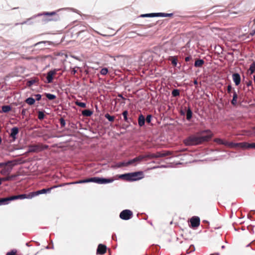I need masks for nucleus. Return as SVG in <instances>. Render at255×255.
<instances>
[{
  "mask_svg": "<svg viewBox=\"0 0 255 255\" xmlns=\"http://www.w3.org/2000/svg\"><path fill=\"white\" fill-rule=\"evenodd\" d=\"M145 118L142 115H140L138 119V124L140 127H142L144 125Z\"/></svg>",
  "mask_w": 255,
  "mask_h": 255,
  "instance_id": "nucleus-19",
  "label": "nucleus"
},
{
  "mask_svg": "<svg viewBox=\"0 0 255 255\" xmlns=\"http://www.w3.org/2000/svg\"><path fill=\"white\" fill-rule=\"evenodd\" d=\"M128 112L127 111H125L123 113V115L124 118V120L126 122H128Z\"/></svg>",
  "mask_w": 255,
  "mask_h": 255,
  "instance_id": "nucleus-36",
  "label": "nucleus"
},
{
  "mask_svg": "<svg viewBox=\"0 0 255 255\" xmlns=\"http://www.w3.org/2000/svg\"><path fill=\"white\" fill-rule=\"evenodd\" d=\"M232 77L236 85L238 86L241 83V76L240 74L237 73H234Z\"/></svg>",
  "mask_w": 255,
  "mask_h": 255,
  "instance_id": "nucleus-15",
  "label": "nucleus"
},
{
  "mask_svg": "<svg viewBox=\"0 0 255 255\" xmlns=\"http://www.w3.org/2000/svg\"><path fill=\"white\" fill-rule=\"evenodd\" d=\"M198 135H192L184 140V143L187 146L201 144L209 141L213 134L210 129L204 130L198 132Z\"/></svg>",
  "mask_w": 255,
  "mask_h": 255,
  "instance_id": "nucleus-1",
  "label": "nucleus"
},
{
  "mask_svg": "<svg viewBox=\"0 0 255 255\" xmlns=\"http://www.w3.org/2000/svg\"><path fill=\"white\" fill-rule=\"evenodd\" d=\"M252 85V81H249L247 83V86L248 87H249V86H251Z\"/></svg>",
  "mask_w": 255,
  "mask_h": 255,
  "instance_id": "nucleus-51",
  "label": "nucleus"
},
{
  "mask_svg": "<svg viewBox=\"0 0 255 255\" xmlns=\"http://www.w3.org/2000/svg\"><path fill=\"white\" fill-rule=\"evenodd\" d=\"M192 117V112L191 109L189 107L187 110L186 113V119L188 121H190Z\"/></svg>",
  "mask_w": 255,
  "mask_h": 255,
  "instance_id": "nucleus-24",
  "label": "nucleus"
},
{
  "mask_svg": "<svg viewBox=\"0 0 255 255\" xmlns=\"http://www.w3.org/2000/svg\"><path fill=\"white\" fill-rule=\"evenodd\" d=\"M15 253H16V252L12 251L11 252L7 253L6 255H15Z\"/></svg>",
  "mask_w": 255,
  "mask_h": 255,
  "instance_id": "nucleus-50",
  "label": "nucleus"
},
{
  "mask_svg": "<svg viewBox=\"0 0 255 255\" xmlns=\"http://www.w3.org/2000/svg\"><path fill=\"white\" fill-rule=\"evenodd\" d=\"M214 141L216 142L217 143L221 145H230V143L224 140L219 138H216L214 139Z\"/></svg>",
  "mask_w": 255,
  "mask_h": 255,
  "instance_id": "nucleus-16",
  "label": "nucleus"
},
{
  "mask_svg": "<svg viewBox=\"0 0 255 255\" xmlns=\"http://www.w3.org/2000/svg\"><path fill=\"white\" fill-rule=\"evenodd\" d=\"M10 136L12 138V141H14L16 139V127H13L11 129Z\"/></svg>",
  "mask_w": 255,
  "mask_h": 255,
  "instance_id": "nucleus-21",
  "label": "nucleus"
},
{
  "mask_svg": "<svg viewBox=\"0 0 255 255\" xmlns=\"http://www.w3.org/2000/svg\"><path fill=\"white\" fill-rule=\"evenodd\" d=\"M238 95L235 91H233V99L231 101V103L233 105L235 106L237 103Z\"/></svg>",
  "mask_w": 255,
  "mask_h": 255,
  "instance_id": "nucleus-20",
  "label": "nucleus"
},
{
  "mask_svg": "<svg viewBox=\"0 0 255 255\" xmlns=\"http://www.w3.org/2000/svg\"><path fill=\"white\" fill-rule=\"evenodd\" d=\"M250 33V35H251L252 36H253L255 35V33L254 32H253V33Z\"/></svg>",
  "mask_w": 255,
  "mask_h": 255,
  "instance_id": "nucleus-56",
  "label": "nucleus"
},
{
  "mask_svg": "<svg viewBox=\"0 0 255 255\" xmlns=\"http://www.w3.org/2000/svg\"><path fill=\"white\" fill-rule=\"evenodd\" d=\"M253 32H255V29L253 30Z\"/></svg>",
  "mask_w": 255,
  "mask_h": 255,
  "instance_id": "nucleus-62",
  "label": "nucleus"
},
{
  "mask_svg": "<svg viewBox=\"0 0 255 255\" xmlns=\"http://www.w3.org/2000/svg\"><path fill=\"white\" fill-rule=\"evenodd\" d=\"M151 119H152V116L151 115H147L146 118V120H145L146 122L148 124L150 123L151 122Z\"/></svg>",
  "mask_w": 255,
  "mask_h": 255,
  "instance_id": "nucleus-40",
  "label": "nucleus"
},
{
  "mask_svg": "<svg viewBox=\"0 0 255 255\" xmlns=\"http://www.w3.org/2000/svg\"><path fill=\"white\" fill-rule=\"evenodd\" d=\"M73 11L74 12H78V10H76V9H72Z\"/></svg>",
  "mask_w": 255,
  "mask_h": 255,
  "instance_id": "nucleus-57",
  "label": "nucleus"
},
{
  "mask_svg": "<svg viewBox=\"0 0 255 255\" xmlns=\"http://www.w3.org/2000/svg\"><path fill=\"white\" fill-rule=\"evenodd\" d=\"M114 181V179L112 178L106 179L104 178H101L98 177H94L90 178H87L83 180H80L79 181L67 183L66 184H80V183H85L88 182H95L98 184H107L111 183Z\"/></svg>",
  "mask_w": 255,
  "mask_h": 255,
  "instance_id": "nucleus-2",
  "label": "nucleus"
},
{
  "mask_svg": "<svg viewBox=\"0 0 255 255\" xmlns=\"http://www.w3.org/2000/svg\"><path fill=\"white\" fill-rule=\"evenodd\" d=\"M143 161V157L140 155L132 159L129 160L127 161V165H135L137 163H140Z\"/></svg>",
  "mask_w": 255,
  "mask_h": 255,
  "instance_id": "nucleus-11",
  "label": "nucleus"
},
{
  "mask_svg": "<svg viewBox=\"0 0 255 255\" xmlns=\"http://www.w3.org/2000/svg\"><path fill=\"white\" fill-rule=\"evenodd\" d=\"M191 227L192 228H197L200 225V218L197 216L192 217L190 220Z\"/></svg>",
  "mask_w": 255,
  "mask_h": 255,
  "instance_id": "nucleus-12",
  "label": "nucleus"
},
{
  "mask_svg": "<svg viewBox=\"0 0 255 255\" xmlns=\"http://www.w3.org/2000/svg\"><path fill=\"white\" fill-rule=\"evenodd\" d=\"M34 96L35 97V100H36L37 101H39L41 99V96L40 94H36Z\"/></svg>",
  "mask_w": 255,
  "mask_h": 255,
  "instance_id": "nucleus-45",
  "label": "nucleus"
},
{
  "mask_svg": "<svg viewBox=\"0 0 255 255\" xmlns=\"http://www.w3.org/2000/svg\"><path fill=\"white\" fill-rule=\"evenodd\" d=\"M15 165L16 160L9 161L5 163H0V168H1L0 173L3 175L8 174Z\"/></svg>",
  "mask_w": 255,
  "mask_h": 255,
  "instance_id": "nucleus-3",
  "label": "nucleus"
},
{
  "mask_svg": "<svg viewBox=\"0 0 255 255\" xmlns=\"http://www.w3.org/2000/svg\"><path fill=\"white\" fill-rule=\"evenodd\" d=\"M140 16L142 17H155V16H156V13L143 14H141L140 15Z\"/></svg>",
  "mask_w": 255,
  "mask_h": 255,
  "instance_id": "nucleus-34",
  "label": "nucleus"
},
{
  "mask_svg": "<svg viewBox=\"0 0 255 255\" xmlns=\"http://www.w3.org/2000/svg\"><path fill=\"white\" fill-rule=\"evenodd\" d=\"M194 85H197L198 84V81H197V80H195L194 81Z\"/></svg>",
  "mask_w": 255,
  "mask_h": 255,
  "instance_id": "nucleus-53",
  "label": "nucleus"
},
{
  "mask_svg": "<svg viewBox=\"0 0 255 255\" xmlns=\"http://www.w3.org/2000/svg\"><path fill=\"white\" fill-rule=\"evenodd\" d=\"M171 63L173 66H176L177 65V60L175 58H173L171 61Z\"/></svg>",
  "mask_w": 255,
  "mask_h": 255,
  "instance_id": "nucleus-44",
  "label": "nucleus"
},
{
  "mask_svg": "<svg viewBox=\"0 0 255 255\" xmlns=\"http://www.w3.org/2000/svg\"><path fill=\"white\" fill-rule=\"evenodd\" d=\"M10 109H11L10 107L8 105L3 106L1 108L2 111L3 113L8 112L10 110Z\"/></svg>",
  "mask_w": 255,
  "mask_h": 255,
  "instance_id": "nucleus-28",
  "label": "nucleus"
},
{
  "mask_svg": "<svg viewBox=\"0 0 255 255\" xmlns=\"http://www.w3.org/2000/svg\"><path fill=\"white\" fill-rule=\"evenodd\" d=\"M251 71V74H253L255 72V62H254L251 65L249 68Z\"/></svg>",
  "mask_w": 255,
  "mask_h": 255,
  "instance_id": "nucleus-30",
  "label": "nucleus"
},
{
  "mask_svg": "<svg viewBox=\"0 0 255 255\" xmlns=\"http://www.w3.org/2000/svg\"><path fill=\"white\" fill-rule=\"evenodd\" d=\"M48 145H44L42 143L33 144L29 147V151L33 152H39L44 149L48 148Z\"/></svg>",
  "mask_w": 255,
  "mask_h": 255,
  "instance_id": "nucleus-6",
  "label": "nucleus"
},
{
  "mask_svg": "<svg viewBox=\"0 0 255 255\" xmlns=\"http://www.w3.org/2000/svg\"><path fill=\"white\" fill-rule=\"evenodd\" d=\"M107 247L105 245L100 244L97 250V254L99 255H103L106 253Z\"/></svg>",
  "mask_w": 255,
  "mask_h": 255,
  "instance_id": "nucleus-14",
  "label": "nucleus"
},
{
  "mask_svg": "<svg viewBox=\"0 0 255 255\" xmlns=\"http://www.w3.org/2000/svg\"><path fill=\"white\" fill-rule=\"evenodd\" d=\"M11 177H7L5 178H0V185L1 184V181L2 180L6 181V180H9L11 179Z\"/></svg>",
  "mask_w": 255,
  "mask_h": 255,
  "instance_id": "nucleus-42",
  "label": "nucleus"
},
{
  "mask_svg": "<svg viewBox=\"0 0 255 255\" xmlns=\"http://www.w3.org/2000/svg\"><path fill=\"white\" fill-rule=\"evenodd\" d=\"M82 114L84 116L90 117L92 115L93 112L89 110H85L82 111Z\"/></svg>",
  "mask_w": 255,
  "mask_h": 255,
  "instance_id": "nucleus-25",
  "label": "nucleus"
},
{
  "mask_svg": "<svg viewBox=\"0 0 255 255\" xmlns=\"http://www.w3.org/2000/svg\"><path fill=\"white\" fill-rule=\"evenodd\" d=\"M133 214L132 211L129 210H124L122 211L120 214V217L124 220L130 219L132 217Z\"/></svg>",
  "mask_w": 255,
  "mask_h": 255,
  "instance_id": "nucleus-7",
  "label": "nucleus"
},
{
  "mask_svg": "<svg viewBox=\"0 0 255 255\" xmlns=\"http://www.w3.org/2000/svg\"><path fill=\"white\" fill-rule=\"evenodd\" d=\"M101 35H103V36H108V35H106V34H101Z\"/></svg>",
  "mask_w": 255,
  "mask_h": 255,
  "instance_id": "nucleus-58",
  "label": "nucleus"
},
{
  "mask_svg": "<svg viewBox=\"0 0 255 255\" xmlns=\"http://www.w3.org/2000/svg\"><path fill=\"white\" fill-rule=\"evenodd\" d=\"M244 146L246 148H255V143H243Z\"/></svg>",
  "mask_w": 255,
  "mask_h": 255,
  "instance_id": "nucleus-26",
  "label": "nucleus"
},
{
  "mask_svg": "<svg viewBox=\"0 0 255 255\" xmlns=\"http://www.w3.org/2000/svg\"><path fill=\"white\" fill-rule=\"evenodd\" d=\"M108 72V70L107 68H102L101 70L100 73L103 75H106Z\"/></svg>",
  "mask_w": 255,
  "mask_h": 255,
  "instance_id": "nucleus-37",
  "label": "nucleus"
},
{
  "mask_svg": "<svg viewBox=\"0 0 255 255\" xmlns=\"http://www.w3.org/2000/svg\"><path fill=\"white\" fill-rule=\"evenodd\" d=\"M156 16L167 17V13L162 12L156 13Z\"/></svg>",
  "mask_w": 255,
  "mask_h": 255,
  "instance_id": "nucleus-38",
  "label": "nucleus"
},
{
  "mask_svg": "<svg viewBox=\"0 0 255 255\" xmlns=\"http://www.w3.org/2000/svg\"><path fill=\"white\" fill-rule=\"evenodd\" d=\"M35 99L31 98V97H29V98H27L25 101L26 103L29 105H32L34 104L35 103Z\"/></svg>",
  "mask_w": 255,
  "mask_h": 255,
  "instance_id": "nucleus-27",
  "label": "nucleus"
},
{
  "mask_svg": "<svg viewBox=\"0 0 255 255\" xmlns=\"http://www.w3.org/2000/svg\"><path fill=\"white\" fill-rule=\"evenodd\" d=\"M75 104L81 108H85L86 107V105L85 103L81 102L79 101H77L75 102Z\"/></svg>",
  "mask_w": 255,
  "mask_h": 255,
  "instance_id": "nucleus-29",
  "label": "nucleus"
},
{
  "mask_svg": "<svg viewBox=\"0 0 255 255\" xmlns=\"http://www.w3.org/2000/svg\"><path fill=\"white\" fill-rule=\"evenodd\" d=\"M232 89V86L231 85H229L227 87V92L228 93H230L231 92Z\"/></svg>",
  "mask_w": 255,
  "mask_h": 255,
  "instance_id": "nucleus-46",
  "label": "nucleus"
},
{
  "mask_svg": "<svg viewBox=\"0 0 255 255\" xmlns=\"http://www.w3.org/2000/svg\"><path fill=\"white\" fill-rule=\"evenodd\" d=\"M76 28L74 29V30H78V32H84L85 31V30L84 29H79L78 28L81 27V25H75Z\"/></svg>",
  "mask_w": 255,
  "mask_h": 255,
  "instance_id": "nucleus-41",
  "label": "nucleus"
},
{
  "mask_svg": "<svg viewBox=\"0 0 255 255\" xmlns=\"http://www.w3.org/2000/svg\"><path fill=\"white\" fill-rule=\"evenodd\" d=\"M127 162H123L120 163V166H128L129 165H127Z\"/></svg>",
  "mask_w": 255,
  "mask_h": 255,
  "instance_id": "nucleus-47",
  "label": "nucleus"
},
{
  "mask_svg": "<svg viewBox=\"0 0 255 255\" xmlns=\"http://www.w3.org/2000/svg\"><path fill=\"white\" fill-rule=\"evenodd\" d=\"M76 70H75V69H73V70L72 71V73L73 74H75L76 73Z\"/></svg>",
  "mask_w": 255,
  "mask_h": 255,
  "instance_id": "nucleus-54",
  "label": "nucleus"
},
{
  "mask_svg": "<svg viewBox=\"0 0 255 255\" xmlns=\"http://www.w3.org/2000/svg\"><path fill=\"white\" fill-rule=\"evenodd\" d=\"M16 132H17V133L18 132V128H17Z\"/></svg>",
  "mask_w": 255,
  "mask_h": 255,
  "instance_id": "nucleus-60",
  "label": "nucleus"
},
{
  "mask_svg": "<svg viewBox=\"0 0 255 255\" xmlns=\"http://www.w3.org/2000/svg\"><path fill=\"white\" fill-rule=\"evenodd\" d=\"M173 15V13H167V17H170Z\"/></svg>",
  "mask_w": 255,
  "mask_h": 255,
  "instance_id": "nucleus-52",
  "label": "nucleus"
},
{
  "mask_svg": "<svg viewBox=\"0 0 255 255\" xmlns=\"http://www.w3.org/2000/svg\"><path fill=\"white\" fill-rule=\"evenodd\" d=\"M16 199V195H13L10 197L3 198L0 199V206L3 205H7L9 203V202L11 201L14 200Z\"/></svg>",
  "mask_w": 255,
  "mask_h": 255,
  "instance_id": "nucleus-10",
  "label": "nucleus"
},
{
  "mask_svg": "<svg viewBox=\"0 0 255 255\" xmlns=\"http://www.w3.org/2000/svg\"><path fill=\"white\" fill-rule=\"evenodd\" d=\"M44 114L43 112L39 111L38 113V118L40 120H43L44 118Z\"/></svg>",
  "mask_w": 255,
  "mask_h": 255,
  "instance_id": "nucleus-35",
  "label": "nucleus"
},
{
  "mask_svg": "<svg viewBox=\"0 0 255 255\" xmlns=\"http://www.w3.org/2000/svg\"><path fill=\"white\" fill-rule=\"evenodd\" d=\"M191 58L192 57L191 56H188L185 58V60L186 62H188L191 59Z\"/></svg>",
  "mask_w": 255,
  "mask_h": 255,
  "instance_id": "nucleus-49",
  "label": "nucleus"
},
{
  "mask_svg": "<svg viewBox=\"0 0 255 255\" xmlns=\"http://www.w3.org/2000/svg\"><path fill=\"white\" fill-rule=\"evenodd\" d=\"M58 71V69H54V70L49 71L47 73L46 76L47 83H51L52 82L53 77L56 74Z\"/></svg>",
  "mask_w": 255,
  "mask_h": 255,
  "instance_id": "nucleus-9",
  "label": "nucleus"
},
{
  "mask_svg": "<svg viewBox=\"0 0 255 255\" xmlns=\"http://www.w3.org/2000/svg\"><path fill=\"white\" fill-rule=\"evenodd\" d=\"M254 22H255V18L254 19Z\"/></svg>",
  "mask_w": 255,
  "mask_h": 255,
  "instance_id": "nucleus-63",
  "label": "nucleus"
},
{
  "mask_svg": "<svg viewBox=\"0 0 255 255\" xmlns=\"http://www.w3.org/2000/svg\"><path fill=\"white\" fill-rule=\"evenodd\" d=\"M180 95V91L178 89H174L172 91V95L173 97H177V96H179Z\"/></svg>",
  "mask_w": 255,
  "mask_h": 255,
  "instance_id": "nucleus-31",
  "label": "nucleus"
},
{
  "mask_svg": "<svg viewBox=\"0 0 255 255\" xmlns=\"http://www.w3.org/2000/svg\"><path fill=\"white\" fill-rule=\"evenodd\" d=\"M252 129H253V130H255V127H254L253 128H252Z\"/></svg>",
  "mask_w": 255,
  "mask_h": 255,
  "instance_id": "nucleus-59",
  "label": "nucleus"
},
{
  "mask_svg": "<svg viewBox=\"0 0 255 255\" xmlns=\"http://www.w3.org/2000/svg\"><path fill=\"white\" fill-rule=\"evenodd\" d=\"M32 194V192H30L27 194H23L20 195H17V199H31L32 197H30L31 195Z\"/></svg>",
  "mask_w": 255,
  "mask_h": 255,
  "instance_id": "nucleus-17",
  "label": "nucleus"
},
{
  "mask_svg": "<svg viewBox=\"0 0 255 255\" xmlns=\"http://www.w3.org/2000/svg\"><path fill=\"white\" fill-rule=\"evenodd\" d=\"M45 96L50 100H52L56 98L55 95L49 93H46Z\"/></svg>",
  "mask_w": 255,
  "mask_h": 255,
  "instance_id": "nucleus-32",
  "label": "nucleus"
},
{
  "mask_svg": "<svg viewBox=\"0 0 255 255\" xmlns=\"http://www.w3.org/2000/svg\"><path fill=\"white\" fill-rule=\"evenodd\" d=\"M142 172H135L129 173H126L120 175L119 177L122 179L131 181L139 180L142 178Z\"/></svg>",
  "mask_w": 255,
  "mask_h": 255,
  "instance_id": "nucleus-4",
  "label": "nucleus"
},
{
  "mask_svg": "<svg viewBox=\"0 0 255 255\" xmlns=\"http://www.w3.org/2000/svg\"><path fill=\"white\" fill-rule=\"evenodd\" d=\"M42 15L44 16L42 20L45 23L50 21H57L60 19L59 16L55 11L46 12L37 15L38 16Z\"/></svg>",
  "mask_w": 255,
  "mask_h": 255,
  "instance_id": "nucleus-5",
  "label": "nucleus"
},
{
  "mask_svg": "<svg viewBox=\"0 0 255 255\" xmlns=\"http://www.w3.org/2000/svg\"><path fill=\"white\" fill-rule=\"evenodd\" d=\"M105 118L110 122H113L115 120V117L110 116L109 114H106L105 116Z\"/></svg>",
  "mask_w": 255,
  "mask_h": 255,
  "instance_id": "nucleus-33",
  "label": "nucleus"
},
{
  "mask_svg": "<svg viewBox=\"0 0 255 255\" xmlns=\"http://www.w3.org/2000/svg\"><path fill=\"white\" fill-rule=\"evenodd\" d=\"M143 157V160H146L147 158L153 159L155 158L154 153H148L145 155H141Z\"/></svg>",
  "mask_w": 255,
  "mask_h": 255,
  "instance_id": "nucleus-23",
  "label": "nucleus"
},
{
  "mask_svg": "<svg viewBox=\"0 0 255 255\" xmlns=\"http://www.w3.org/2000/svg\"><path fill=\"white\" fill-rule=\"evenodd\" d=\"M16 162H17V164L19 163V162H18V159H17Z\"/></svg>",
  "mask_w": 255,
  "mask_h": 255,
  "instance_id": "nucleus-61",
  "label": "nucleus"
},
{
  "mask_svg": "<svg viewBox=\"0 0 255 255\" xmlns=\"http://www.w3.org/2000/svg\"><path fill=\"white\" fill-rule=\"evenodd\" d=\"M46 42V41H40V42H38L35 44H34V46H36L39 44H42V43H45Z\"/></svg>",
  "mask_w": 255,
  "mask_h": 255,
  "instance_id": "nucleus-48",
  "label": "nucleus"
},
{
  "mask_svg": "<svg viewBox=\"0 0 255 255\" xmlns=\"http://www.w3.org/2000/svg\"><path fill=\"white\" fill-rule=\"evenodd\" d=\"M171 155V152L169 151H163L162 152H157L154 153L155 158L165 157Z\"/></svg>",
  "mask_w": 255,
  "mask_h": 255,
  "instance_id": "nucleus-13",
  "label": "nucleus"
},
{
  "mask_svg": "<svg viewBox=\"0 0 255 255\" xmlns=\"http://www.w3.org/2000/svg\"><path fill=\"white\" fill-rule=\"evenodd\" d=\"M204 63V61L202 59H197L195 61L194 66L196 67H201Z\"/></svg>",
  "mask_w": 255,
  "mask_h": 255,
  "instance_id": "nucleus-22",
  "label": "nucleus"
},
{
  "mask_svg": "<svg viewBox=\"0 0 255 255\" xmlns=\"http://www.w3.org/2000/svg\"><path fill=\"white\" fill-rule=\"evenodd\" d=\"M60 124L62 127H65L66 123H65V121L63 118H61L60 119Z\"/></svg>",
  "mask_w": 255,
  "mask_h": 255,
  "instance_id": "nucleus-39",
  "label": "nucleus"
},
{
  "mask_svg": "<svg viewBox=\"0 0 255 255\" xmlns=\"http://www.w3.org/2000/svg\"><path fill=\"white\" fill-rule=\"evenodd\" d=\"M247 33L243 34L242 35L239 36V37L241 39V40H244L246 39L247 37Z\"/></svg>",
  "mask_w": 255,
  "mask_h": 255,
  "instance_id": "nucleus-43",
  "label": "nucleus"
},
{
  "mask_svg": "<svg viewBox=\"0 0 255 255\" xmlns=\"http://www.w3.org/2000/svg\"><path fill=\"white\" fill-rule=\"evenodd\" d=\"M38 82V79L37 78H32L30 80H28L26 82V86L28 87H31L32 85H34L35 83H37Z\"/></svg>",
  "mask_w": 255,
  "mask_h": 255,
  "instance_id": "nucleus-18",
  "label": "nucleus"
},
{
  "mask_svg": "<svg viewBox=\"0 0 255 255\" xmlns=\"http://www.w3.org/2000/svg\"><path fill=\"white\" fill-rule=\"evenodd\" d=\"M211 255H219V253H215V254H211Z\"/></svg>",
  "mask_w": 255,
  "mask_h": 255,
  "instance_id": "nucleus-55",
  "label": "nucleus"
},
{
  "mask_svg": "<svg viewBox=\"0 0 255 255\" xmlns=\"http://www.w3.org/2000/svg\"><path fill=\"white\" fill-rule=\"evenodd\" d=\"M59 186H62V185H59ZM58 187V186H54L49 188L42 189V190H38L35 192H32V194L31 195L30 197H34L35 196H37L39 194H45L47 192H50L51 191V189L55 188L56 187Z\"/></svg>",
  "mask_w": 255,
  "mask_h": 255,
  "instance_id": "nucleus-8",
  "label": "nucleus"
}]
</instances>
